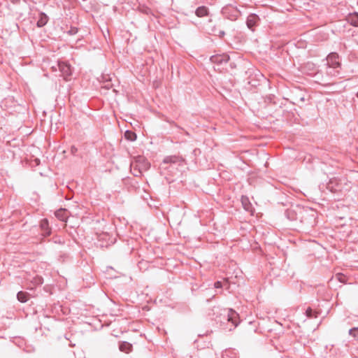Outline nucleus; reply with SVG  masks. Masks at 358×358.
<instances>
[{
    "label": "nucleus",
    "mask_w": 358,
    "mask_h": 358,
    "mask_svg": "<svg viewBox=\"0 0 358 358\" xmlns=\"http://www.w3.org/2000/svg\"><path fill=\"white\" fill-rule=\"evenodd\" d=\"M131 166L134 167V170L138 169L144 172L150 168V163L143 157H138L134 162H131Z\"/></svg>",
    "instance_id": "f257e3e1"
},
{
    "label": "nucleus",
    "mask_w": 358,
    "mask_h": 358,
    "mask_svg": "<svg viewBox=\"0 0 358 358\" xmlns=\"http://www.w3.org/2000/svg\"><path fill=\"white\" fill-rule=\"evenodd\" d=\"M327 64L329 68L336 69L340 66L338 55L335 52L330 53L327 57Z\"/></svg>",
    "instance_id": "f03ea898"
},
{
    "label": "nucleus",
    "mask_w": 358,
    "mask_h": 358,
    "mask_svg": "<svg viewBox=\"0 0 358 358\" xmlns=\"http://www.w3.org/2000/svg\"><path fill=\"white\" fill-rule=\"evenodd\" d=\"M58 68L64 79L67 80L68 77L71 75V67L65 62H58Z\"/></svg>",
    "instance_id": "7ed1b4c3"
},
{
    "label": "nucleus",
    "mask_w": 358,
    "mask_h": 358,
    "mask_svg": "<svg viewBox=\"0 0 358 358\" xmlns=\"http://www.w3.org/2000/svg\"><path fill=\"white\" fill-rule=\"evenodd\" d=\"M227 320L231 322L235 327H237L239 322L238 314L232 309H229L227 313Z\"/></svg>",
    "instance_id": "20e7f679"
},
{
    "label": "nucleus",
    "mask_w": 358,
    "mask_h": 358,
    "mask_svg": "<svg viewBox=\"0 0 358 358\" xmlns=\"http://www.w3.org/2000/svg\"><path fill=\"white\" fill-rule=\"evenodd\" d=\"M229 60V56L227 55H213L210 57V61L213 63L222 64L227 63Z\"/></svg>",
    "instance_id": "39448f33"
},
{
    "label": "nucleus",
    "mask_w": 358,
    "mask_h": 358,
    "mask_svg": "<svg viewBox=\"0 0 358 358\" xmlns=\"http://www.w3.org/2000/svg\"><path fill=\"white\" fill-rule=\"evenodd\" d=\"M40 227L43 232V236H48L50 235L51 229L49 227V224L47 219H43L41 221Z\"/></svg>",
    "instance_id": "423d86ee"
},
{
    "label": "nucleus",
    "mask_w": 358,
    "mask_h": 358,
    "mask_svg": "<svg viewBox=\"0 0 358 358\" xmlns=\"http://www.w3.org/2000/svg\"><path fill=\"white\" fill-rule=\"evenodd\" d=\"M97 238L101 243L100 245L101 247L106 246L107 247L109 245V241L110 239V237L108 234L107 233H102L98 235Z\"/></svg>",
    "instance_id": "0eeeda50"
},
{
    "label": "nucleus",
    "mask_w": 358,
    "mask_h": 358,
    "mask_svg": "<svg viewBox=\"0 0 358 358\" xmlns=\"http://www.w3.org/2000/svg\"><path fill=\"white\" fill-rule=\"evenodd\" d=\"M55 216L63 222H66L68 217V212L66 209H59L55 212Z\"/></svg>",
    "instance_id": "6e6552de"
},
{
    "label": "nucleus",
    "mask_w": 358,
    "mask_h": 358,
    "mask_svg": "<svg viewBox=\"0 0 358 358\" xmlns=\"http://www.w3.org/2000/svg\"><path fill=\"white\" fill-rule=\"evenodd\" d=\"M258 16L256 15H250L247 19V26L249 29H252L257 24Z\"/></svg>",
    "instance_id": "1a4fd4ad"
},
{
    "label": "nucleus",
    "mask_w": 358,
    "mask_h": 358,
    "mask_svg": "<svg viewBox=\"0 0 358 358\" xmlns=\"http://www.w3.org/2000/svg\"><path fill=\"white\" fill-rule=\"evenodd\" d=\"M119 348L122 352L129 353L132 350V345L128 342L124 341L120 344Z\"/></svg>",
    "instance_id": "9d476101"
},
{
    "label": "nucleus",
    "mask_w": 358,
    "mask_h": 358,
    "mask_svg": "<svg viewBox=\"0 0 358 358\" xmlns=\"http://www.w3.org/2000/svg\"><path fill=\"white\" fill-rule=\"evenodd\" d=\"M227 10H231L233 14L231 17H229V18L231 20H236L239 16H240V12L236 10L235 8H233V7H229V8H224V13L226 14Z\"/></svg>",
    "instance_id": "9b49d317"
},
{
    "label": "nucleus",
    "mask_w": 358,
    "mask_h": 358,
    "mask_svg": "<svg viewBox=\"0 0 358 358\" xmlns=\"http://www.w3.org/2000/svg\"><path fill=\"white\" fill-rule=\"evenodd\" d=\"M348 21L354 27H358V14L357 13L350 14L348 17Z\"/></svg>",
    "instance_id": "f8f14e48"
},
{
    "label": "nucleus",
    "mask_w": 358,
    "mask_h": 358,
    "mask_svg": "<svg viewBox=\"0 0 358 358\" xmlns=\"http://www.w3.org/2000/svg\"><path fill=\"white\" fill-rule=\"evenodd\" d=\"M241 203L244 209L247 211L252 210V205L248 197L243 196L241 197Z\"/></svg>",
    "instance_id": "ddd939ff"
},
{
    "label": "nucleus",
    "mask_w": 358,
    "mask_h": 358,
    "mask_svg": "<svg viewBox=\"0 0 358 358\" xmlns=\"http://www.w3.org/2000/svg\"><path fill=\"white\" fill-rule=\"evenodd\" d=\"M196 15L198 17H204L208 15V8L206 6H200L196 10Z\"/></svg>",
    "instance_id": "4468645a"
},
{
    "label": "nucleus",
    "mask_w": 358,
    "mask_h": 358,
    "mask_svg": "<svg viewBox=\"0 0 358 358\" xmlns=\"http://www.w3.org/2000/svg\"><path fill=\"white\" fill-rule=\"evenodd\" d=\"M181 161L180 157L176 156L167 157L164 159V163H173L176 164Z\"/></svg>",
    "instance_id": "2eb2a0df"
},
{
    "label": "nucleus",
    "mask_w": 358,
    "mask_h": 358,
    "mask_svg": "<svg viewBox=\"0 0 358 358\" xmlns=\"http://www.w3.org/2000/svg\"><path fill=\"white\" fill-rule=\"evenodd\" d=\"M124 137L129 141H134L136 139V134L131 131L127 130L124 134Z\"/></svg>",
    "instance_id": "dca6fc26"
},
{
    "label": "nucleus",
    "mask_w": 358,
    "mask_h": 358,
    "mask_svg": "<svg viewBox=\"0 0 358 358\" xmlns=\"http://www.w3.org/2000/svg\"><path fill=\"white\" fill-rule=\"evenodd\" d=\"M48 22V17L45 14H41L40 19L37 22V26L41 27Z\"/></svg>",
    "instance_id": "f3484780"
},
{
    "label": "nucleus",
    "mask_w": 358,
    "mask_h": 358,
    "mask_svg": "<svg viewBox=\"0 0 358 358\" xmlns=\"http://www.w3.org/2000/svg\"><path fill=\"white\" fill-rule=\"evenodd\" d=\"M17 299L22 303L26 302L28 300V296L27 293L23 292H19L17 294Z\"/></svg>",
    "instance_id": "a211bd4d"
},
{
    "label": "nucleus",
    "mask_w": 358,
    "mask_h": 358,
    "mask_svg": "<svg viewBox=\"0 0 358 358\" xmlns=\"http://www.w3.org/2000/svg\"><path fill=\"white\" fill-rule=\"evenodd\" d=\"M349 334L350 336H353L354 338H357L358 336V327H355L349 331Z\"/></svg>",
    "instance_id": "6ab92c4d"
},
{
    "label": "nucleus",
    "mask_w": 358,
    "mask_h": 358,
    "mask_svg": "<svg viewBox=\"0 0 358 358\" xmlns=\"http://www.w3.org/2000/svg\"><path fill=\"white\" fill-rule=\"evenodd\" d=\"M131 171L132 172L133 175L136 176V177L141 176L143 174V171H141L138 169H136V170H134V167H131Z\"/></svg>",
    "instance_id": "aec40b11"
},
{
    "label": "nucleus",
    "mask_w": 358,
    "mask_h": 358,
    "mask_svg": "<svg viewBox=\"0 0 358 358\" xmlns=\"http://www.w3.org/2000/svg\"><path fill=\"white\" fill-rule=\"evenodd\" d=\"M336 278H337V279H338L340 282H345V275H343V274H341V273H338V274L336 275Z\"/></svg>",
    "instance_id": "412c9836"
},
{
    "label": "nucleus",
    "mask_w": 358,
    "mask_h": 358,
    "mask_svg": "<svg viewBox=\"0 0 358 358\" xmlns=\"http://www.w3.org/2000/svg\"><path fill=\"white\" fill-rule=\"evenodd\" d=\"M213 31L214 32V34H215V35H217V36H219L220 37H223V36H224V34H224V31H221V30H220V31H217H217H216V30H215H215H213Z\"/></svg>",
    "instance_id": "4be33fe9"
},
{
    "label": "nucleus",
    "mask_w": 358,
    "mask_h": 358,
    "mask_svg": "<svg viewBox=\"0 0 358 358\" xmlns=\"http://www.w3.org/2000/svg\"><path fill=\"white\" fill-rule=\"evenodd\" d=\"M306 315H307L308 317H313V310H312L310 308H308L306 310Z\"/></svg>",
    "instance_id": "5701e85b"
},
{
    "label": "nucleus",
    "mask_w": 358,
    "mask_h": 358,
    "mask_svg": "<svg viewBox=\"0 0 358 358\" xmlns=\"http://www.w3.org/2000/svg\"><path fill=\"white\" fill-rule=\"evenodd\" d=\"M214 285H215V288H220V287H222V282H220V281H217V282H215Z\"/></svg>",
    "instance_id": "b1692460"
},
{
    "label": "nucleus",
    "mask_w": 358,
    "mask_h": 358,
    "mask_svg": "<svg viewBox=\"0 0 358 358\" xmlns=\"http://www.w3.org/2000/svg\"><path fill=\"white\" fill-rule=\"evenodd\" d=\"M76 152H77V148H75L74 146H72L71 148V152L73 155H75Z\"/></svg>",
    "instance_id": "393cba45"
},
{
    "label": "nucleus",
    "mask_w": 358,
    "mask_h": 358,
    "mask_svg": "<svg viewBox=\"0 0 358 358\" xmlns=\"http://www.w3.org/2000/svg\"><path fill=\"white\" fill-rule=\"evenodd\" d=\"M76 32V30H74V29L73 30L72 29L70 31L71 34H75Z\"/></svg>",
    "instance_id": "a878e982"
},
{
    "label": "nucleus",
    "mask_w": 358,
    "mask_h": 358,
    "mask_svg": "<svg viewBox=\"0 0 358 358\" xmlns=\"http://www.w3.org/2000/svg\"><path fill=\"white\" fill-rule=\"evenodd\" d=\"M110 243H113V240H110Z\"/></svg>",
    "instance_id": "bb28decb"
},
{
    "label": "nucleus",
    "mask_w": 358,
    "mask_h": 358,
    "mask_svg": "<svg viewBox=\"0 0 358 358\" xmlns=\"http://www.w3.org/2000/svg\"><path fill=\"white\" fill-rule=\"evenodd\" d=\"M357 96H358V92H357Z\"/></svg>",
    "instance_id": "cd10ccee"
}]
</instances>
